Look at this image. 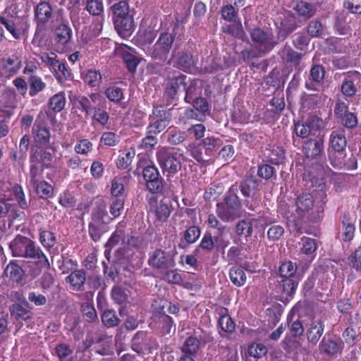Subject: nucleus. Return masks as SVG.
<instances>
[{
    "label": "nucleus",
    "instance_id": "nucleus-21",
    "mask_svg": "<svg viewBox=\"0 0 361 361\" xmlns=\"http://www.w3.org/2000/svg\"><path fill=\"white\" fill-rule=\"evenodd\" d=\"M131 348L137 353H143L151 348V338L145 331H137L131 340Z\"/></svg>",
    "mask_w": 361,
    "mask_h": 361
},
{
    "label": "nucleus",
    "instance_id": "nucleus-16",
    "mask_svg": "<svg viewBox=\"0 0 361 361\" xmlns=\"http://www.w3.org/2000/svg\"><path fill=\"white\" fill-rule=\"evenodd\" d=\"M324 126L323 120L316 116H310L305 122L295 124V133L302 138L307 137L310 134H315Z\"/></svg>",
    "mask_w": 361,
    "mask_h": 361
},
{
    "label": "nucleus",
    "instance_id": "nucleus-12",
    "mask_svg": "<svg viewBox=\"0 0 361 361\" xmlns=\"http://www.w3.org/2000/svg\"><path fill=\"white\" fill-rule=\"evenodd\" d=\"M252 42L257 44L263 54L271 51L279 43L271 32H267L260 27L254 28L250 32Z\"/></svg>",
    "mask_w": 361,
    "mask_h": 361
},
{
    "label": "nucleus",
    "instance_id": "nucleus-35",
    "mask_svg": "<svg viewBox=\"0 0 361 361\" xmlns=\"http://www.w3.org/2000/svg\"><path fill=\"white\" fill-rule=\"evenodd\" d=\"M188 150L191 157L200 164L208 162L210 160L201 142L198 145H190Z\"/></svg>",
    "mask_w": 361,
    "mask_h": 361
},
{
    "label": "nucleus",
    "instance_id": "nucleus-41",
    "mask_svg": "<svg viewBox=\"0 0 361 361\" xmlns=\"http://www.w3.org/2000/svg\"><path fill=\"white\" fill-rule=\"evenodd\" d=\"M200 142L203 145L206 153L208 154L210 159L216 149L221 145V140L214 137H207L204 138Z\"/></svg>",
    "mask_w": 361,
    "mask_h": 361
},
{
    "label": "nucleus",
    "instance_id": "nucleus-30",
    "mask_svg": "<svg viewBox=\"0 0 361 361\" xmlns=\"http://www.w3.org/2000/svg\"><path fill=\"white\" fill-rule=\"evenodd\" d=\"M293 10L299 16L310 19L317 13V5L305 1H298L293 7Z\"/></svg>",
    "mask_w": 361,
    "mask_h": 361
},
{
    "label": "nucleus",
    "instance_id": "nucleus-57",
    "mask_svg": "<svg viewBox=\"0 0 361 361\" xmlns=\"http://www.w3.org/2000/svg\"><path fill=\"white\" fill-rule=\"evenodd\" d=\"M123 60L128 70L131 73H135L140 60L137 56L128 52L124 51L123 53Z\"/></svg>",
    "mask_w": 361,
    "mask_h": 361
},
{
    "label": "nucleus",
    "instance_id": "nucleus-48",
    "mask_svg": "<svg viewBox=\"0 0 361 361\" xmlns=\"http://www.w3.org/2000/svg\"><path fill=\"white\" fill-rule=\"evenodd\" d=\"M229 276L232 283L237 286H242L245 283L246 275L240 268H231L229 271Z\"/></svg>",
    "mask_w": 361,
    "mask_h": 361
},
{
    "label": "nucleus",
    "instance_id": "nucleus-19",
    "mask_svg": "<svg viewBox=\"0 0 361 361\" xmlns=\"http://www.w3.org/2000/svg\"><path fill=\"white\" fill-rule=\"evenodd\" d=\"M319 350L329 356H334L342 352L343 341L338 338L324 336L319 345Z\"/></svg>",
    "mask_w": 361,
    "mask_h": 361
},
{
    "label": "nucleus",
    "instance_id": "nucleus-9",
    "mask_svg": "<svg viewBox=\"0 0 361 361\" xmlns=\"http://www.w3.org/2000/svg\"><path fill=\"white\" fill-rule=\"evenodd\" d=\"M157 161L164 172L175 174L181 169V162L173 148L162 147L157 150Z\"/></svg>",
    "mask_w": 361,
    "mask_h": 361
},
{
    "label": "nucleus",
    "instance_id": "nucleus-45",
    "mask_svg": "<svg viewBox=\"0 0 361 361\" xmlns=\"http://www.w3.org/2000/svg\"><path fill=\"white\" fill-rule=\"evenodd\" d=\"M159 322L163 334H168L171 332H175L176 326L173 324V319L167 315L165 311L160 312Z\"/></svg>",
    "mask_w": 361,
    "mask_h": 361
},
{
    "label": "nucleus",
    "instance_id": "nucleus-15",
    "mask_svg": "<svg viewBox=\"0 0 361 361\" xmlns=\"http://www.w3.org/2000/svg\"><path fill=\"white\" fill-rule=\"evenodd\" d=\"M142 176L146 181L147 190L152 194L161 192L164 188V179L154 166H147L142 170Z\"/></svg>",
    "mask_w": 361,
    "mask_h": 361
},
{
    "label": "nucleus",
    "instance_id": "nucleus-22",
    "mask_svg": "<svg viewBox=\"0 0 361 361\" xmlns=\"http://www.w3.org/2000/svg\"><path fill=\"white\" fill-rule=\"evenodd\" d=\"M303 152L307 158H319L324 153L323 139H309L307 140L303 145Z\"/></svg>",
    "mask_w": 361,
    "mask_h": 361
},
{
    "label": "nucleus",
    "instance_id": "nucleus-44",
    "mask_svg": "<svg viewBox=\"0 0 361 361\" xmlns=\"http://www.w3.org/2000/svg\"><path fill=\"white\" fill-rule=\"evenodd\" d=\"M282 53L285 54V59L287 63H291L293 66H298L300 63L303 54L298 53L290 47L285 45L282 50Z\"/></svg>",
    "mask_w": 361,
    "mask_h": 361
},
{
    "label": "nucleus",
    "instance_id": "nucleus-8",
    "mask_svg": "<svg viewBox=\"0 0 361 361\" xmlns=\"http://www.w3.org/2000/svg\"><path fill=\"white\" fill-rule=\"evenodd\" d=\"M8 298L13 304L10 306L9 310L11 315L16 320L23 319L27 320L31 316V306L27 301L23 293L19 291L11 290L7 293Z\"/></svg>",
    "mask_w": 361,
    "mask_h": 361
},
{
    "label": "nucleus",
    "instance_id": "nucleus-36",
    "mask_svg": "<svg viewBox=\"0 0 361 361\" xmlns=\"http://www.w3.org/2000/svg\"><path fill=\"white\" fill-rule=\"evenodd\" d=\"M111 296L115 303L118 305L126 304L128 302L130 290L120 286H115L111 289Z\"/></svg>",
    "mask_w": 361,
    "mask_h": 361
},
{
    "label": "nucleus",
    "instance_id": "nucleus-40",
    "mask_svg": "<svg viewBox=\"0 0 361 361\" xmlns=\"http://www.w3.org/2000/svg\"><path fill=\"white\" fill-rule=\"evenodd\" d=\"M29 84L30 92L29 94L31 97H35L39 92L43 91L47 85L42 81V78L36 75H32L27 80Z\"/></svg>",
    "mask_w": 361,
    "mask_h": 361
},
{
    "label": "nucleus",
    "instance_id": "nucleus-1",
    "mask_svg": "<svg viewBox=\"0 0 361 361\" xmlns=\"http://www.w3.org/2000/svg\"><path fill=\"white\" fill-rule=\"evenodd\" d=\"M237 188V191L245 197L243 204L248 211V214L252 216L255 214H259L261 197L257 194L259 190L260 181L250 173H247L243 179L239 183L232 185Z\"/></svg>",
    "mask_w": 361,
    "mask_h": 361
},
{
    "label": "nucleus",
    "instance_id": "nucleus-64",
    "mask_svg": "<svg viewBox=\"0 0 361 361\" xmlns=\"http://www.w3.org/2000/svg\"><path fill=\"white\" fill-rule=\"evenodd\" d=\"M104 94L106 97L111 102L118 103L123 99V92L120 87L112 86L108 87Z\"/></svg>",
    "mask_w": 361,
    "mask_h": 361
},
{
    "label": "nucleus",
    "instance_id": "nucleus-14",
    "mask_svg": "<svg viewBox=\"0 0 361 361\" xmlns=\"http://www.w3.org/2000/svg\"><path fill=\"white\" fill-rule=\"evenodd\" d=\"M179 47H174L172 50L168 64L184 72L190 71L195 66V60L192 54L188 51H180Z\"/></svg>",
    "mask_w": 361,
    "mask_h": 361
},
{
    "label": "nucleus",
    "instance_id": "nucleus-26",
    "mask_svg": "<svg viewBox=\"0 0 361 361\" xmlns=\"http://www.w3.org/2000/svg\"><path fill=\"white\" fill-rule=\"evenodd\" d=\"M55 40L61 45L67 44L72 37V30L70 26L64 22L59 23L57 25H53Z\"/></svg>",
    "mask_w": 361,
    "mask_h": 361
},
{
    "label": "nucleus",
    "instance_id": "nucleus-20",
    "mask_svg": "<svg viewBox=\"0 0 361 361\" xmlns=\"http://www.w3.org/2000/svg\"><path fill=\"white\" fill-rule=\"evenodd\" d=\"M298 27L297 21L293 16L283 19L276 26V38L279 41H284Z\"/></svg>",
    "mask_w": 361,
    "mask_h": 361
},
{
    "label": "nucleus",
    "instance_id": "nucleus-28",
    "mask_svg": "<svg viewBox=\"0 0 361 361\" xmlns=\"http://www.w3.org/2000/svg\"><path fill=\"white\" fill-rule=\"evenodd\" d=\"M329 142L331 147L335 152H341L344 151L347 146L345 130L340 128L332 131Z\"/></svg>",
    "mask_w": 361,
    "mask_h": 361
},
{
    "label": "nucleus",
    "instance_id": "nucleus-5",
    "mask_svg": "<svg viewBox=\"0 0 361 361\" xmlns=\"http://www.w3.org/2000/svg\"><path fill=\"white\" fill-rule=\"evenodd\" d=\"M169 241L168 248L164 250L156 248L149 253L147 259L150 268L158 273L173 269L176 265L175 256L177 254L175 244L171 246Z\"/></svg>",
    "mask_w": 361,
    "mask_h": 361
},
{
    "label": "nucleus",
    "instance_id": "nucleus-61",
    "mask_svg": "<svg viewBox=\"0 0 361 361\" xmlns=\"http://www.w3.org/2000/svg\"><path fill=\"white\" fill-rule=\"evenodd\" d=\"M324 76L325 69L322 65L316 64L312 66L309 75L310 80L320 83L324 80Z\"/></svg>",
    "mask_w": 361,
    "mask_h": 361
},
{
    "label": "nucleus",
    "instance_id": "nucleus-59",
    "mask_svg": "<svg viewBox=\"0 0 361 361\" xmlns=\"http://www.w3.org/2000/svg\"><path fill=\"white\" fill-rule=\"evenodd\" d=\"M157 35V31L149 27L138 32V39L143 44H151Z\"/></svg>",
    "mask_w": 361,
    "mask_h": 361
},
{
    "label": "nucleus",
    "instance_id": "nucleus-13",
    "mask_svg": "<svg viewBox=\"0 0 361 361\" xmlns=\"http://www.w3.org/2000/svg\"><path fill=\"white\" fill-rule=\"evenodd\" d=\"M34 16L37 23L35 36L37 37L42 35L41 32L54 17L53 8L50 3L46 1L39 2L35 7Z\"/></svg>",
    "mask_w": 361,
    "mask_h": 361
},
{
    "label": "nucleus",
    "instance_id": "nucleus-27",
    "mask_svg": "<svg viewBox=\"0 0 361 361\" xmlns=\"http://www.w3.org/2000/svg\"><path fill=\"white\" fill-rule=\"evenodd\" d=\"M216 214L225 222L233 221L241 216L240 211L233 209L222 202L218 203L216 205Z\"/></svg>",
    "mask_w": 361,
    "mask_h": 361
},
{
    "label": "nucleus",
    "instance_id": "nucleus-11",
    "mask_svg": "<svg viewBox=\"0 0 361 361\" xmlns=\"http://www.w3.org/2000/svg\"><path fill=\"white\" fill-rule=\"evenodd\" d=\"M188 77L178 71L169 72L165 81L164 96L173 102L179 92L186 88Z\"/></svg>",
    "mask_w": 361,
    "mask_h": 361
},
{
    "label": "nucleus",
    "instance_id": "nucleus-46",
    "mask_svg": "<svg viewBox=\"0 0 361 361\" xmlns=\"http://www.w3.org/2000/svg\"><path fill=\"white\" fill-rule=\"evenodd\" d=\"M53 157V149H40L39 150H37L31 157V162H37L41 164L42 163L51 161Z\"/></svg>",
    "mask_w": 361,
    "mask_h": 361
},
{
    "label": "nucleus",
    "instance_id": "nucleus-33",
    "mask_svg": "<svg viewBox=\"0 0 361 361\" xmlns=\"http://www.w3.org/2000/svg\"><path fill=\"white\" fill-rule=\"evenodd\" d=\"M223 203L229 206L230 207H232L233 209L240 211L242 202L238 195L236 187H233V185L231 186L224 197Z\"/></svg>",
    "mask_w": 361,
    "mask_h": 361
},
{
    "label": "nucleus",
    "instance_id": "nucleus-25",
    "mask_svg": "<svg viewBox=\"0 0 361 361\" xmlns=\"http://www.w3.org/2000/svg\"><path fill=\"white\" fill-rule=\"evenodd\" d=\"M104 264V273L109 279L113 281H118V277L121 270L125 271L127 269L126 262L123 259H118L114 260L109 266L106 265L105 262Z\"/></svg>",
    "mask_w": 361,
    "mask_h": 361
},
{
    "label": "nucleus",
    "instance_id": "nucleus-23",
    "mask_svg": "<svg viewBox=\"0 0 361 361\" xmlns=\"http://www.w3.org/2000/svg\"><path fill=\"white\" fill-rule=\"evenodd\" d=\"M87 281V273L84 269H77L66 278V281L71 284L74 291H83L85 282Z\"/></svg>",
    "mask_w": 361,
    "mask_h": 361
},
{
    "label": "nucleus",
    "instance_id": "nucleus-56",
    "mask_svg": "<svg viewBox=\"0 0 361 361\" xmlns=\"http://www.w3.org/2000/svg\"><path fill=\"white\" fill-rule=\"evenodd\" d=\"M247 353L250 356L259 359L267 355V348L262 343H254L248 346Z\"/></svg>",
    "mask_w": 361,
    "mask_h": 361
},
{
    "label": "nucleus",
    "instance_id": "nucleus-24",
    "mask_svg": "<svg viewBox=\"0 0 361 361\" xmlns=\"http://www.w3.org/2000/svg\"><path fill=\"white\" fill-rule=\"evenodd\" d=\"M264 216H259V218L243 219L239 221L235 226V233L238 237H245L246 239L251 237L253 233V224L257 221H263Z\"/></svg>",
    "mask_w": 361,
    "mask_h": 361
},
{
    "label": "nucleus",
    "instance_id": "nucleus-62",
    "mask_svg": "<svg viewBox=\"0 0 361 361\" xmlns=\"http://www.w3.org/2000/svg\"><path fill=\"white\" fill-rule=\"evenodd\" d=\"M200 233L201 231L198 226H191L184 232V239L188 243H194L200 238Z\"/></svg>",
    "mask_w": 361,
    "mask_h": 361
},
{
    "label": "nucleus",
    "instance_id": "nucleus-29",
    "mask_svg": "<svg viewBox=\"0 0 361 361\" xmlns=\"http://www.w3.org/2000/svg\"><path fill=\"white\" fill-rule=\"evenodd\" d=\"M324 331V322L321 320L313 321L307 330V339L309 343L315 345L322 337Z\"/></svg>",
    "mask_w": 361,
    "mask_h": 361
},
{
    "label": "nucleus",
    "instance_id": "nucleus-42",
    "mask_svg": "<svg viewBox=\"0 0 361 361\" xmlns=\"http://www.w3.org/2000/svg\"><path fill=\"white\" fill-rule=\"evenodd\" d=\"M214 240L215 250L219 252L224 254L226 248L230 244L228 235L223 231H219L214 235Z\"/></svg>",
    "mask_w": 361,
    "mask_h": 361
},
{
    "label": "nucleus",
    "instance_id": "nucleus-32",
    "mask_svg": "<svg viewBox=\"0 0 361 361\" xmlns=\"http://www.w3.org/2000/svg\"><path fill=\"white\" fill-rule=\"evenodd\" d=\"M167 142L173 145H179L186 140L185 132L181 131L177 128L169 127L164 133Z\"/></svg>",
    "mask_w": 361,
    "mask_h": 361
},
{
    "label": "nucleus",
    "instance_id": "nucleus-49",
    "mask_svg": "<svg viewBox=\"0 0 361 361\" xmlns=\"http://www.w3.org/2000/svg\"><path fill=\"white\" fill-rule=\"evenodd\" d=\"M200 347V345L197 341V338L194 335L186 338L182 351L188 355H195L198 352Z\"/></svg>",
    "mask_w": 361,
    "mask_h": 361
},
{
    "label": "nucleus",
    "instance_id": "nucleus-37",
    "mask_svg": "<svg viewBox=\"0 0 361 361\" xmlns=\"http://www.w3.org/2000/svg\"><path fill=\"white\" fill-rule=\"evenodd\" d=\"M101 319L102 324L107 328L117 326L121 322V319L112 309L104 310Z\"/></svg>",
    "mask_w": 361,
    "mask_h": 361
},
{
    "label": "nucleus",
    "instance_id": "nucleus-43",
    "mask_svg": "<svg viewBox=\"0 0 361 361\" xmlns=\"http://www.w3.org/2000/svg\"><path fill=\"white\" fill-rule=\"evenodd\" d=\"M82 79L90 87H96L101 83L102 77L99 71L90 69L83 75Z\"/></svg>",
    "mask_w": 361,
    "mask_h": 361
},
{
    "label": "nucleus",
    "instance_id": "nucleus-50",
    "mask_svg": "<svg viewBox=\"0 0 361 361\" xmlns=\"http://www.w3.org/2000/svg\"><path fill=\"white\" fill-rule=\"evenodd\" d=\"M1 25H4L6 29L11 34L15 39H19L20 37V30L18 28V19H6L1 17Z\"/></svg>",
    "mask_w": 361,
    "mask_h": 361
},
{
    "label": "nucleus",
    "instance_id": "nucleus-55",
    "mask_svg": "<svg viewBox=\"0 0 361 361\" xmlns=\"http://www.w3.org/2000/svg\"><path fill=\"white\" fill-rule=\"evenodd\" d=\"M334 27L341 35H350V27L346 22L345 16L343 14L336 18Z\"/></svg>",
    "mask_w": 361,
    "mask_h": 361
},
{
    "label": "nucleus",
    "instance_id": "nucleus-51",
    "mask_svg": "<svg viewBox=\"0 0 361 361\" xmlns=\"http://www.w3.org/2000/svg\"><path fill=\"white\" fill-rule=\"evenodd\" d=\"M202 249L207 252H211L215 249L214 236L210 233H206L202 237L197 248L195 249V253L197 254Z\"/></svg>",
    "mask_w": 361,
    "mask_h": 361
},
{
    "label": "nucleus",
    "instance_id": "nucleus-54",
    "mask_svg": "<svg viewBox=\"0 0 361 361\" xmlns=\"http://www.w3.org/2000/svg\"><path fill=\"white\" fill-rule=\"evenodd\" d=\"M66 99L63 92L58 93L49 99V105L55 112L61 111L65 106Z\"/></svg>",
    "mask_w": 361,
    "mask_h": 361
},
{
    "label": "nucleus",
    "instance_id": "nucleus-60",
    "mask_svg": "<svg viewBox=\"0 0 361 361\" xmlns=\"http://www.w3.org/2000/svg\"><path fill=\"white\" fill-rule=\"evenodd\" d=\"M283 288V292L287 295L290 296L295 291L298 282L297 278L283 279L281 281Z\"/></svg>",
    "mask_w": 361,
    "mask_h": 361
},
{
    "label": "nucleus",
    "instance_id": "nucleus-17",
    "mask_svg": "<svg viewBox=\"0 0 361 361\" xmlns=\"http://www.w3.org/2000/svg\"><path fill=\"white\" fill-rule=\"evenodd\" d=\"M361 82V74L356 71L343 74L341 92L347 97H352L357 92V86Z\"/></svg>",
    "mask_w": 361,
    "mask_h": 361
},
{
    "label": "nucleus",
    "instance_id": "nucleus-52",
    "mask_svg": "<svg viewBox=\"0 0 361 361\" xmlns=\"http://www.w3.org/2000/svg\"><path fill=\"white\" fill-rule=\"evenodd\" d=\"M296 271L297 266L290 261L282 263L279 267V274L283 279L296 278Z\"/></svg>",
    "mask_w": 361,
    "mask_h": 361
},
{
    "label": "nucleus",
    "instance_id": "nucleus-3",
    "mask_svg": "<svg viewBox=\"0 0 361 361\" xmlns=\"http://www.w3.org/2000/svg\"><path fill=\"white\" fill-rule=\"evenodd\" d=\"M9 247L13 255L32 259L41 268L47 269L50 268V263L45 255L39 247L37 246L35 243L30 239L18 235L9 243Z\"/></svg>",
    "mask_w": 361,
    "mask_h": 361
},
{
    "label": "nucleus",
    "instance_id": "nucleus-31",
    "mask_svg": "<svg viewBox=\"0 0 361 361\" xmlns=\"http://www.w3.org/2000/svg\"><path fill=\"white\" fill-rule=\"evenodd\" d=\"M32 133L36 142L40 145H46L49 142L50 138L49 130L42 124L36 122L32 127Z\"/></svg>",
    "mask_w": 361,
    "mask_h": 361
},
{
    "label": "nucleus",
    "instance_id": "nucleus-38",
    "mask_svg": "<svg viewBox=\"0 0 361 361\" xmlns=\"http://www.w3.org/2000/svg\"><path fill=\"white\" fill-rule=\"evenodd\" d=\"M342 224L344 228L343 240L350 241L354 237L355 228L351 221L350 215L348 212H344L342 218Z\"/></svg>",
    "mask_w": 361,
    "mask_h": 361
},
{
    "label": "nucleus",
    "instance_id": "nucleus-10",
    "mask_svg": "<svg viewBox=\"0 0 361 361\" xmlns=\"http://www.w3.org/2000/svg\"><path fill=\"white\" fill-rule=\"evenodd\" d=\"M120 241L123 245L132 247H137L139 244L138 238L132 235V231L126 228V224L123 221L118 224L116 230L106 243L105 247L110 250Z\"/></svg>",
    "mask_w": 361,
    "mask_h": 361
},
{
    "label": "nucleus",
    "instance_id": "nucleus-39",
    "mask_svg": "<svg viewBox=\"0 0 361 361\" xmlns=\"http://www.w3.org/2000/svg\"><path fill=\"white\" fill-rule=\"evenodd\" d=\"M20 66V61L16 56H12L6 60V63L4 65L1 71V75L6 78L10 77L17 73Z\"/></svg>",
    "mask_w": 361,
    "mask_h": 361
},
{
    "label": "nucleus",
    "instance_id": "nucleus-18",
    "mask_svg": "<svg viewBox=\"0 0 361 361\" xmlns=\"http://www.w3.org/2000/svg\"><path fill=\"white\" fill-rule=\"evenodd\" d=\"M150 210L152 211L158 221L163 223L167 221L171 214V207L164 200H161L158 204V198L155 195L147 197Z\"/></svg>",
    "mask_w": 361,
    "mask_h": 361
},
{
    "label": "nucleus",
    "instance_id": "nucleus-58",
    "mask_svg": "<svg viewBox=\"0 0 361 361\" xmlns=\"http://www.w3.org/2000/svg\"><path fill=\"white\" fill-rule=\"evenodd\" d=\"M32 163V164H31L30 169V183L31 185H33L34 184L41 181L40 179L42 178L43 166L42 164H39V163Z\"/></svg>",
    "mask_w": 361,
    "mask_h": 361
},
{
    "label": "nucleus",
    "instance_id": "nucleus-7",
    "mask_svg": "<svg viewBox=\"0 0 361 361\" xmlns=\"http://www.w3.org/2000/svg\"><path fill=\"white\" fill-rule=\"evenodd\" d=\"M106 204L104 200L97 202V206L91 213V221L88 225V232L90 238L94 241H98L102 236L108 231V222L104 220L107 216Z\"/></svg>",
    "mask_w": 361,
    "mask_h": 361
},
{
    "label": "nucleus",
    "instance_id": "nucleus-2",
    "mask_svg": "<svg viewBox=\"0 0 361 361\" xmlns=\"http://www.w3.org/2000/svg\"><path fill=\"white\" fill-rule=\"evenodd\" d=\"M112 20L115 30L123 38L130 37L135 28L134 12L131 11L128 3L121 0L114 3L111 7Z\"/></svg>",
    "mask_w": 361,
    "mask_h": 361
},
{
    "label": "nucleus",
    "instance_id": "nucleus-63",
    "mask_svg": "<svg viewBox=\"0 0 361 361\" xmlns=\"http://www.w3.org/2000/svg\"><path fill=\"white\" fill-rule=\"evenodd\" d=\"M86 10L93 16H98L103 12L102 0H89L86 3Z\"/></svg>",
    "mask_w": 361,
    "mask_h": 361
},
{
    "label": "nucleus",
    "instance_id": "nucleus-53",
    "mask_svg": "<svg viewBox=\"0 0 361 361\" xmlns=\"http://www.w3.org/2000/svg\"><path fill=\"white\" fill-rule=\"evenodd\" d=\"M307 32L311 37H321L324 32L323 25L319 20H312L307 26Z\"/></svg>",
    "mask_w": 361,
    "mask_h": 361
},
{
    "label": "nucleus",
    "instance_id": "nucleus-34",
    "mask_svg": "<svg viewBox=\"0 0 361 361\" xmlns=\"http://www.w3.org/2000/svg\"><path fill=\"white\" fill-rule=\"evenodd\" d=\"M4 275L13 281L19 282L23 279L24 271L18 264L11 262L4 269Z\"/></svg>",
    "mask_w": 361,
    "mask_h": 361
},
{
    "label": "nucleus",
    "instance_id": "nucleus-6",
    "mask_svg": "<svg viewBox=\"0 0 361 361\" xmlns=\"http://www.w3.org/2000/svg\"><path fill=\"white\" fill-rule=\"evenodd\" d=\"M179 37L175 29L171 32H164L160 33L154 44L149 50V55L155 61L164 62L172 49L173 45L179 47Z\"/></svg>",
    "mask_w": 361,
    "mask_h": 361
},
{
    "label": "nucleus",
    "instance_id": "nucleus-47",
    "mask_svg": "<svg viewBox=\"0 0 361 361\" xmlns=\"http://www.w3.org/2000/svg\"><path fill=\"white\" fill-rule=\"evenodd\" d=\"M32 186L41 198L47 199L51 197L53 194L52 186L46 181L41 180Z\"/></svg>",
    "mask_w": 361,
    "mask_h": 361
},
{
    "label": "nucleus",
    "instance_id": "nucleus-4",
    "mask_svg": "<svg viewBox=\"0 0 361 361\" xmlns=\"http://www.w3.org/2000/svg\"><path fill=\"white\" fill-rule=\"evenodd\" d=\"M325 203L323 200L316 202L310 193H302L295 202V213L299 218L305 219V221L316 223L324 216Z\"/></svg>",
    "mask_w": 361,
    "mask_h": 361
}]
</instances>
